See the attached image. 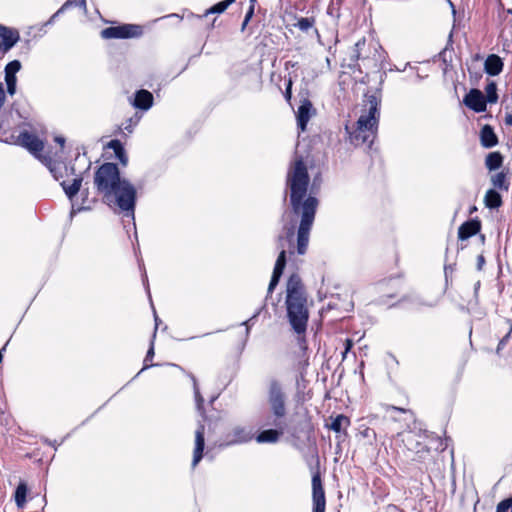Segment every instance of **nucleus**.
Returning <instances> with one entry per match:
<instances>
[{
	"label": "nucleus",
	"mask_w": 512,
	"mask_h": 512,
	"mask_svg": "<svg viewBox=\"0 0 512 512\" xmlns=\"http://www.w3.org/2000/svg\"><path fill=\"white\" fill-rule=\"evenodd\" d=\"M308 185L309 175L306 165L302 159H298L287 173V186L290 188L291 214L301 218L296 246L299 255H304L307 251L309 235L319 203L314 196L306 197Z\"/></svg>",
	"instance_id": "f257e3e1"
},
{
	"label": "nucleus",
	"mask_w": 512,
	"mask_h": 512,
	"mask_svg": "<svg viewBox=\"0 0 512 512\" xmlns=\"http://www.w3.org/2000/svg\"><path fill=\"white\" fill-rule=\"evenodd\" d=\"M94 185L109 205L113 203L132 219L135 227L134 211L137 192L129 180L120 177L118 166L111 162L99 166L94 174Z\"/></svg>",
	"instance_id": "f03ea898"
},
{
	"label": "nucleus",
	"mask_w": 512,
	"mask_h": 512,
	"mask_svg": "<svg viewBox=\"0 0 512 512\" xmlns=\"http://www.w3.org/2000/svg\"><path fill=\"white\" fill-rule=\"evenodd\" d=\"M286 309L289 323L298 335V342L302 347L306 342L304 334L307 329L309 312L301 278L295 273L290 275L287 281Z\"/></svg>",
	"instance_id": "7ed1b4c3"
},
{
	"label": "nucleus",
	"mask_w": 512,
	"mask_h": 512,
	"mask_svg": "<svg viewBox=\"0 0 512 512\" xmlns=\"http://www.w3.org/2000/svg\"><path fill=\"white\" fill-rule=\"evenodd\" d=\"M380 96L366 93L364 95V105L362 114L356 122V128L348 131L350 142L354 146L366 145L368 148L373 144L380 118Z\"/></svg>",
	"instance_id": "20e7f679"
},
{
	"label": "nucleus",
	"mask_w": 512,
	"mask_h": 512,
	"mask_svg": "<svg viewBox=\"0 0 512 512\" xmlns=\"http://www.w3.org/2000/svg\"><path fill=\"white\" fill-rule=\"evenodd\" d=\"M290 213L284 212L282 215V234L278 236L277 239V247L280 250V253L277 257L274 270L272 273V277L268 286L267 294H271L275 287L278 285L279 280L283 274L284 268L286 266V250L285 247L288 248L290 254L294 253V236H295V226L296 222L294 219H289Z\"/></svg>",
	"instance_id": "39448f33"
},
{
	"label": "nucleus",
	"mask_w": 512,
	"mask_h": 512,
	"mask_svg": "<svg viewBox=\"0 0 512 512\" xmlns=\"http://www.w3.org/2000/svg\"><path fill=\"white\" fill-rule=\"evenodd\" d=\"M267 402L272 415L275 417L274 425L280 427L281 419L287 414V396L281 382L276 378H271L268 382Z\"/></svg>",
	"instance_id": "423d86ee"
},
{
	"label": "nucleus",
	"mask_w": 512,
	"mask_h": 512,
	"mask_svg": "<svg viewBox=\"0 0 512 512\" xmlns=\"http://www.w3.org/2000/svg\"><path fill=\"white\" fill-rule=\"evenodd\" d=\"M142 33L143 29L140 25L123 24L103 29L101 36L104 39H128L139 37Z\"/></svg>",
	"instance_id": "0eeeda50"
},
{
	"label": "nucleus",
	"mask_w": 512,
	"mask_h": 512,
	"mask_svg": "<svg viewBox=\"0 0 512 512\" xmlns=\"http://www.w3.org/2000/svg\"><path fill=\"white\" fill-rule=\"evenodd\" d=\"M254 437L251 427L236 425L224 435V446H233L251 441Z\"/></svg>",
	"instance_id": "6e6552de"
},
{
	"label": "nucleus",
	"mask_w": 512,
	"mask_h": 512,
	"mask_svg": "<svg viewBox=\"0 0 512 512\" xmlns=\"http://www.w3.org/2000/svg\"><path fill=\"white\" fill-rule=\"evenodd\" d=\"M300 98V105L298 107V110L296 112V119H297V126L300 129V131L304 132L307 128V124L310 120V118L315 115L316 110L313 108L312 102L307 97V92L305 95L301 92L299 94Z\"/></svg>",
	"instance_id": "1a4fd4ad"
},
{
	"label": "nucleus",
	"mask_w": 512,
	"mask_h": 512,
	"mask_svg": "<svg viewBox=\"0 0 512 512\" xmlns=\"http://www.w3.org/2000/svg\"><path fill=\"white\" fill-rule=\"evenodd\" d=\"M17 141L22 147L26 148L41 161L43 160L44 156L40 153L44 148V143L35 134L23 131L19 134Z\"/></svg>",
	"instance_id": "9d476101"
},
{
	"label": "nucleus",
	"mask_w": 512,
	"mask_h": 512,
	"mask_svg": "<svg viewBox=\"0 0 512 512\" xmlns=\"http://www.w3.org/2000/svg\"><path fill=\"white\" fill-rule=\"evenodd\" d=\"M313 512H325L326 498L320 474L312 476Z\"/></svg>",
	"instance_id": "9b49d317"
},
{
	"label": "nucleus",
	"mask_w": 512,
	"mask_h": 512,
	"mask_svg": "<svg viewBox=\"0 0 512 512\" xmlns=\"http://www.w3.org/2000/svg\"><path fill=\"white\" fill-rule=\"evenodd\" d=\"M421 438V435H417L416 433L409 431L403 434L402 439L405 447L408 450L415 452L420 459L425 458V455L430 453V449L420 440Z\"/></svg>",
	"instance_id": "f8f14e48"
},
{
	"label": "nucleus",
	"mask_w": 512,
	"mask_h": 512,
	"mask_svg": "<svg viewBox=\"0 0 512 512\" xmlns=\"http://www.w3.org/2000/svg\"><path fill=\"white\" fill-rule=\"evenodd\" d=\"M464 104L474 112L486 111L487 100L485 95L478 89H471L464 97Z\"/></svg>",
	"instance_id": "ddd939ff"
},
{
	"label": "nucleus",
	"mask_w": 512,
	"mask_h": 512,
	"mask_svg": "<svg viewBox=\"0 0 512 512\" xmlns=\"http://www.w3.org/2000/svg\"><path fill=\"white\" fill-rule=\"evenodd\" d=\"M42 162L48 167L54 179L57 181L69 174H75L74 166H67L63 162L53 161L50 157H43Z\"/></svg>",
	"instance_id": "4468645a"
},
{
	"label": "nucleus",
	"mask_w": 512,
	"mask_h": 512,
	"mask_svg": "<svg viewBox=\"0 0 512 512\" xmlns=\"http://www.w3.org/2000/svg\"><path fill=\"white\" fill-rule=\"evenodd\" d=\"M21 69V62L19 60L10 61L4 69L5 82L7 86V93L13 96L16 93L17 77L16 74Z\"/></svg>",
	"instance_id": "2eb2a0df"
},
{
	"label": "nucleus",
	"mask_w": 512,
	"mask_h": 512,
	"mask_svg": "<svg viewBox=\"0 0 512 512\" xmlns=\"http://www.w3.org/2000/svg\"><path fill=\"white\" fill-rule=\"evenodd\" d=\"M0 51L8 52L19 41L20 35L17 30L0 25Z\"/></svg>",
	"instance_id": "dca6fc26"
},
{
	"label": "nucleus",
	"mask_w": 512,
	"mask_h": 512,
	"mask_svg": "<svg viewBox=\"0 0 512 512\" xmlns=\"http://www.w3.org/2000/svg\"><path fill=\"white\" fill-rule=\"evenodd\" d=\"M205 425L201 422L198 423V427L195 431V448L193 451L192 467L195 468L197 464L203 458V452L205 447Z\"/></svg>",
	"instance_id": "f3484780"
},
{
	"label": "nucleus",
	"mask_w": 512,
	"mask_h": 512,
	"mask_svg": "<svg viewBox=\"0 0 512 512\" xmlns=\"http://www.w3.org/2000/svg\"><path fill=\"white\" fill-rule=\"evenodd\" d=\"M133 105L140 110H149L153 105V94L145 89L138 90L135 93Z\"/></svg>",
	"instance_id": "a211bd4d"
},
{
	"label": "nucleus",
	"mask_w": 512,
	"mask_h": 512,
	"mask_svg": "<svg viewBox=\"0 0 512 512\" xmlns=\"http://www.w3.org/2000/svg\"><path fill=\"white\" fill-rule=\"evenodd\" d=\"M481 229L480 221L468 220L464 222L458 229V238L460 240H467L476 235Z\"/></svg>",
	"instance_id": "6ab92c4d"
},
{
	"label": "nucleus",
	"mask_w": 512,
	"mask_h": 512,
	"mask_svg": "<svg viewBox=\"0 0 512 512\" xmlns=\"http://www.w3.org/2000/svg\"><path fill=\"white\" fill-rule=\"evenodd\" d=\"M480 143L484 148H492L498 144V137L492 126L486 124L481 128Z\"/></svg>",
	"instance_id": "aec40b11"
},
{
	"label": "nucleus",
	"mask_w": 512,
	"mask_h": 512,
	"mask_svg": "<svg viewBox=\"0 0 512 512\" xmlns=\"http://www.w3.org/2000/svg\"><path fill=\"white\" fill-rule=\"evenodd\" d=\"M502 69H503V61L498 55L491 54L486 58L485 63H484V70L488 75H490V76L499 75L502 72Z\"/></svg>",
	"instance_id": "412c9836"
},
{
	"label": "nucleus",
	"mask_w": 512,
	"mask_h": 512,
	"mask_svg": "<svg viewBox=\"0 0 512 512\" xmlns=\"http://www.w3.org/2000/svg\"><path fill=\"white\" fill-rule=\"evenodd\" d=\"M283 434V429H267L261 431L256 436V441L258 443H276L278 442L280 436Z\"/></svg>",
	"instance_id": "4be33fe9"
},
{
	"label": "nucleus",
	"mask_w": 512,
	"mask_h": 512,
	"mask_svg": "<svg viewBox=\"0 0 512 512\" xmlns=\"http://www.w3.org/2000/svg\"><path fill=\"white\" fill-rule=\"evenodd\" d=\"M83 178L81 176H77L73 179L71 184H67L66 181H61L60 185L63 188L66 196L72 200L73 197H75L78 192L80 191L81 185H82Z\"/></svg>",
	"instance_id": "5701e85b"
},
{
	"label": "nucleus",
	"mask_w": 512,
	"mask_h": 512,
	"mask_svg": "<svg viewBox=\"0 0 512 512\" xmlns=\"http://www.w3.org/2000/svg\"><path fill=\"white\" fill-rule=\"evenodd\" d=\"M108 147L114 151L115 156L120 163L126 166L128 163V157L122 143L117 139H113L108 143Z\"/></svg>",
	"instance_id": "b1692460"
},
{
	"label": "nucleus",
	"mask_w": 512,
	"mask_h": 512,
	"mask_svg": "<svg viewBox=\"0 0 512 512\" xmlns=\"http://www.w3.org/2000/svg\"><path fill=\"white\" fill-rule=\"evenodd\" d=\"M485 205L490 209H495L501 206V195L495 189H489L484 197Z\"/></svg>",
	"instance_id": "393cba45"
},
{
	"label": "nucleus",
	"mask_w": 512,
	"mask_h": 512,
	"mask_svg": "<svg viewBox=\"0 0 512 512\" xmlns=\"http://www.w3.org/2000/svg\"><path fill=\"white\" fill-rule=\"evenodd\" d=\"M190 378L193 382V390H194L196 408L200 412L202 417L205 419L206 416H205V410H204V398L200 393L196 377L194 375L190 374Z\"/></svg>",
	"instance_id": "a878e982"
},
{
	"label": "nucleus",
	"mask_w": 512,
	"mask_h": 512,
	"mask_svg": "<svg viewBox=\"0 0 512 512\" xmlns=\"http://www.w3.org/2000/svg\"><path fill=\"white\" fill-rule=\"evenodd\" d=\"M316 20L314 17H301L294 24V27H297L304 33H308L310 30H314L315 33H318V30L315 28Z\"/></svg>",
	"instance_id": "bb28decb"
},
{
	"label": "nucleus",
	"mask_w": 512,
	"mask_h": 512,
	"mask_svg": "<svg viewBox=\"0 0 512 512\" xmlns=\"http://www.w3.org/2000/svg\"><path fill=\"white\" fill-rule=\"evenodd\" d=\"M503 164V157L499 152H491L486 156L485 165L489 170L499 169Z\"/></svg>",
	"instance_id": "cd10ccee"
},
{
	"label": "nucleus",
	"mask_w": 512,
	"mask_h": 512,
	"mask_svg": "<svg viewBox=\"0 0 512 512\" xmlns=\"http://www.w3.org/2000/svg\"><path fill=\"white\" fill-rule=\"evenodd\" d=\"M349 425H350V419L343 414H339L335 418L332 419V422L329 427L334 432H341L343 429L347 428Z\"/></svg>",
	"instance_id": "c85d7f7f"
},
{
	"label": "nucleus",
	"mask_w": 512,
	"mask_h": 512,
	"mask_svg": "<svg viewBox=\"0 0 512 512\" xmlns=\"http://www.w3.org/2000/svg\"><path fill=\"white\" fill-rule=\"evenodd\" d=\"M492 185L494 188L500 190H508L509 185L506 182V175L503 172L496 173L491 178Z\"/></svg>",
	"instance_id": "c756f323"
},
{
	"label": "nucleus",
	"mask_w": 512,
	"mask_h": 512,
	"mask_svg": "<svg viewBox=\"0 0 512 512\" xmlns=\"http://www.w3.org/2000/svg\"><path fill=\"white\" fill-rule=\"evenodd\" d=\"M485 91H486L485 99L487 100V103H496L498 100L496 83L495 82L488 83L485 88Z\"/></svg>",
	"instance_id": "7c9ffc66"
},
{
	"label": "nucleus",
	"mask_w": 512,
	"mask_h": 512,
	"mask_svg": "<svg viewBox=\"0 0 512 512\" xmlns=\"http://www.w3.org/2000/svg\"><path fill=\"white\" fill-rule=\"evenodd\" d=\"M26 486L25 484H20L16 488L15 491V502L19 508H22L26 502Z\"/></svg>",
	"instance_id": "2f4dec72"
},
{
	"label": "nucleus",
	"mask_w": 512,
	"mask_h": 512,
	"mask_svg": "<svg viewBox=\"0 0 512 512\" xmlns=\"http://www.w3.org/2000/svg\"><path fill=\"white\" fill-rule=\"evenodd\" d=\"M236 0H224L221 1L214 6H212L209 10L206 11V14L209 13H222L224 12L232 3H234Z\"/></svg>",
	"instance_id": "473e14b6"
},
{
	"label": "nucleus",
	"mask_w": 512,
	"mask_h": 512,
	"mask_svg": "<svg viewBox=\"0 0 512 512\" xmlns=\"http://www.w3.org/2000/svg\"><path fill=\"white\" fill-rule=\"evenodd\" d=\"M495 512H512V496L500 501Z\"/></svg>",
	"instance_id": "72a5a7b5"
},
{
	"label": "nucleus",
	"mask_w": 512,
	"mask_h": 512,
	"mask_svg": "<svg viewBox=\"0 0 512 512\" xmlns=\"http://www.w3.org/2000/svg\"><path fill=\"white\" fill-rule=\"evenodd\" d=\"M153 357H154V340L152 339L151 343H150V347H149L147 354L145 356V359H144V366H143L142 370H146L151 366L157 365V364H149V362L152 361Z\"/></svg>",
	"instance_id": "f704fd0d"
},
{
	"label": "nucleus",
	"mask_w": 512,
	"mask_h": 512,
	"mask_svg": "<svg viewBox=\"0 0 512 512\" xmlns=\"http://www.w3.org/2000/svg\"><path fill=\"white\" fill-rule=\"evenodd\" d=\"M80 6L86 9V0H67L59 9V12H64L71 6Z\"/></svg>",
	"instance_id": "c9c22d12"
},
{
	"label": "nucleus",
	"mask_w": 512,
	"mask_h": 512,
	"mask_svg": "<svg viewBox=\"0 0 512 512\" xmlns=\"http://www.w3.org/2000/svg\"><path fill=\"white\" fill-rule=\"evenodd\" d=\"M340 4H341V0H337L336 3H334V2L330 3L327 8V14L332 17L339 18L340 17Z\"/></svg>",
	"instance_id": "e433bc0d"
},
{
	"label": "nucleus",
	"mask_w": 512,
	"mask_h": 512,
	"mask_svg": "<svg viewBox=\"0 0 512 512\" xmlns=\"http://www.w3.org/2000/svg\"><path fill=\"white\" fill-rule=\"evenodd\" d=\"M292 85H293V80H292L291 77H289L286 80V88H285V91H284V98L289 103H290L291 98H292Z\"/></svg>",
	"instance_id": "4c0bfd02"
},
{
	"label": "nucleus",
	"mask_w": 512,
	"mask_h": 512,
	"mask_svg": "<svg viewBox=\"0 0 512 512\" xmlns=\"http://www.w3.org/2000/svg\"><path fill=\"white\" fill-rule=\"evenodd\" d=\"M259 314H260V310L256 311L251 318H249L248 320L241 323V325L246 326V335L247 336L249 335L251 325H253L254 320L258 317Z\"/></svg>",
	"instance_id": "58836bf2"
},
{
	"label": "nucleus",
	"mask_w": 512,
	"mask_h": 512,
	"mask_svg": "<svg viewBox=\"0 0 512 512\" xmlns=\"http://www.w3.org/2000/svg\"><path fill=\"white\" fill-rule=\"evenodd\" d=\"M5 91H4V88H3V84L0 82V109L3 107L4 103H5Z\"/></svg>",
	"instance_id": "ea45409f"
},
{
	"label": "nucleus",
	"mask_w": 512,
	"mask_h": 512,
	"mask_svg": "<svg viewBox=\"0 0 512 512\" xmlns=\"http://www.w3.org/2000/svg\"><path fill=\"white\" fill-rule=\"evenodd\" d=\"M254 14V5H250L248 11L246 12L245 18L246 22H249Z\"/></svg>",
	"instance_id": "a19ab883"
},
{
	"label": "nucleus",
	"mask_w": 512,
	"mask_h": 512,
	"mask_svg": "<svg viewBox=\"0 0 512 512\" xmlns=\"http://www.w3.org/2000/svg\"><path fill=\"white\" fill-rule=\"evenodd\" d=\"M390 410L399 411V412H401V413H406V412H408V410H407V409H405V408H400V407H396V406H393V405H387V406H386V411L388 412V411H390Z\"/></svg>",
	"instance_id": "79ce46f5"
},
{
	"label": "nucleus",
	"mask_w": 512,
	"mask_h": 512,
	"mask_svg": "<svg viewBox=\"0 0 512 512\" xmlns=\"http://www.w3.org/2000/svg\"><path fill=\"white\" fill-rule=\"evenodd\" d=\"M62 12H59V10H57L50 18L49 20L45 23V26H48V25H51L55 22L56 18L61 14Z\"/></svg>",
	"instance_id": "37998d69"
},
{
	"label": "nucleus",
	"mask_w": 512,
	"mask_h": 512,
	"mask_svg": "<svg viewBox=\"0 0 512 512\" xmlns=\"http://www.w3.org/2000/svg\"><path fill=\"white\" fill-rule=\"evenodd\" d=\"M154 320H155V328H154V333H153V336H152V339L154 340L155 337H156V332H157V329H158V324L160 322V319L159 317L157 316L156 314V311L154 310Z\"/></svg>",
	"instance_id": "c03bdc74"
},
{
	"label": "nucleus",
	"mask_w": 512,
	"mask_h": 512,
	"mask_svg": "<svg viewBox=\"0 0 512 512\" xmlns=\"http://www.w3.org/2000/svg\"><path fill=\"white\" fill-rule=\"evenodd\" d=\"M353 347V341L351 339H346L345 341V351L344 355Z\"/></svg>",
	"instance_id": "a18cd8bd"
},
{
	"label": "nucleus",
	"mask_w": 512,
	"mask_h": 512,
	"mask_svg": "<svg viewBox=\"0 0 512 512\" xmlns=\"http://www.w3.org/2000/svg\"><path fill=\"white\" fill-rule=\"evenodd\" d=\"M508 337H509V335H506L502 340H500V342L498 344V347H497V351L502 349V347L505 345V342H506Z\"/></svg>",
	"instance_id": "49530a36"
},
{
	"label": "nucleus",
	"mask_w": 512,
	"mask_h": 512,
	"mask_svg": "<svg viewBox=\"0 0 512 512\" xmlns=\"http://www.w3.org/2000/svg\"><path fill=\"white\" fill-rule=\"evenodd\" d=\"M485 259L482 255L478 256V268L481 269L482 265L484 264Z\"/></svg>",
	"instance_id": "de8ad7c7"
},
{
	"label": "nucleus",
	"mask_w": 512,
	"mask_h": 512,
	"mask_svg": "<svg viewBox=\"0 0 512 512\" xmlns=\"http://www.w3.org/2000/svg\"><path fill=\"white\" fill-rule=\"evenodd\" d=\"M505 123H506V125H510V126L512 125V115H510V114L506 115Z\"/></svg>",
	"instance_id": "09e8293b"
},
{
	"label": "nucleus",
	"mask_w": 512,
	"mask_h": 512,
	"mask_svg": "<svg viewBox=\"0 0 512 512\" xmlns=\"http://www.w3.org/2000/svg\"><path fill=\"white\" fill-rule=\"evenodd\" d=\"M296 65H297V63H296V62H292V61H287V62L285 63V67H286V69H288L289 67H292V68H293V67H296Z\"/></svg>",
	"instance_id": "8fccbe9b"
},
{
	"label": "nucleus",
	"mask_w": 512,
	"mask_h": 512,
	"mask_svg": "<svg viewBox=\"0 0 512 512\" xmlns=\"http://www.w3.org/2000/svg\"><path fill=\"white\" fill-rule=\"evenodd\" d=\"M55 141H56L57 143H59L61 146H63V145H64V143H65V139H64L63 137H61V136L56 137V138H55Z\"/></svg>",
	"instance_id": "3c124183"
},
{
	"label": "nucleus",
	"mask_w": 512,
	"mask_h": 512,
	"mask_svg": "<svg viewBox=\"0 0 512 512\" xmlns=\"http://www.w3.org/2000/svg\"><path fill=\"white\" fill-rule=\"evenodd\" d=\"M370 433H372V434L375 436V432H374V430H371V429H369V428L365 430L364 435H365L366 437H369V436H370Z\"/></svg>",
	"instance_id": "603ef678"
},
{
	"label": "nucleus",
	"mask_w": 512,
	"mask_h": 512,
	"mask_svg": "<svg viewBox=\"0 0 512 512\" xmlns=\"http://www.w3.org/2000/svg\"><path fill=\"white\" fill-rule=\"evenodd\" d=\"M480 288V281H477L474 285V292H475V295H477L478 293V290Z\"/></svg>",
	"instance_id": "864d4df0"
},
{
	"label": "nucleus",
	"mask_w": 512,
	"mask_h": 512,
	"mask_svg": "<svg viewBox=\"0 0 512 512\" xmlns=\"http://www.w3.org/2000/svg\"><path fill=\"white\" fill-rule=\"evenodd\" d=\"M248 23H249V22H246V19H244V21H243V23H242V25H241V30H242V31H244V30H245V28H246V26H247V24H248Z\"/></svg>",
	"instance_id": "5fc2aeb1"
},
{
	"label": "nucleus",
	"mask_w": 512,
	"mask_h": 512,
	"mask_svg": "<svg viewBox=\"0 0 512 512\" xmlns=\"http://www.w3.org/2000/svg\"><path fill=\"white\" fill-rule=\"evenodd\" d=\"M255 3H256V0H250V5H254L255 6Z\"/></svg>",
	"instance_id": "6e6d98bb"
}]
</instances>
